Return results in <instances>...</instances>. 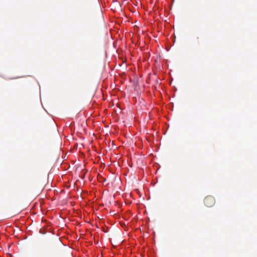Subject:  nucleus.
<instances>
[{"label": "nucleus", "instance_id": "nucleus-1", "mask_svg": "<svg viewBox=\"0 0 257 257\" xmlns=\"http://www.w3.org/2000/svg\"><path fill=\"white\" fill-rule=\"evenodd\" d=\"M204 203L206 206L211 207L215 204V200L213 196H207L205 198Z\"/></svg>", "mask_w": 257, "mask_h": 257}]
</instances>
